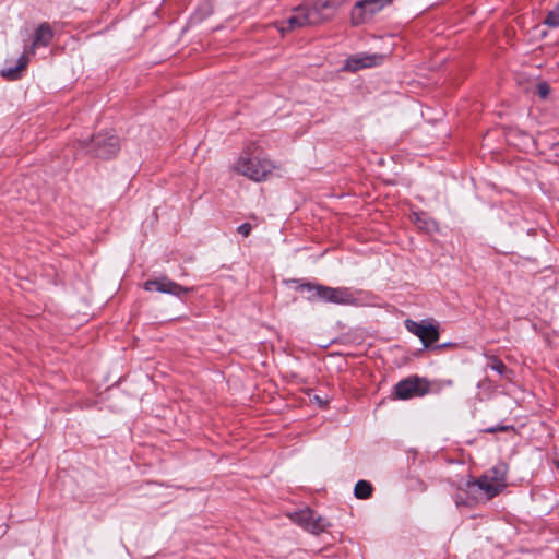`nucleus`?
I'll use <instances>...</instances> for the list:
<instances>
[{
    "label": "nucleus",
    "mask_w": 559,
    "mask_h": 559,
    "mask_svg": "<svg viewBox=\"0 0 559 559\" xmlns=\"http://www.w3.org/2000/svg\"><path fill=\"white\" fill-rule=\"evenodd\" d=\"M488 367L501 376H507V373L509 372L506 365L500 359L497 358H492L491 362L488 364Z\"/></svg>",
    "instance_id": "16"
},
{
    "label": "nucleus",
    "mask_w": 559,
    "mask_h": 559,
    "mask_svg": "<svg viewBox=\"0 0 559 559\" xmlns=\"http://www.w3.org/2000/svg\"><path fill=\"white\" fill-rule=\"evenodd\" d=\"M414 222L419 228L428 233L437 229V223L433 219L421 217L420 214H414Z\"/></svg>",
    "instance_id": "14"
},
{
    "label": "nucleus",
    "mask_w": 559,
    "mask_h": 559,
    "mask_svg": "<svg viewBox=\"0 0 559 559\" xmlns=\"http://www.w3.org/2000/svg\"><path fill=\"white\" fill-rule=\"evenodd\" d=\"M549 86L546 82H540L537 84V94L540 98L545 99L549 95Z\"/></svg>",
    "instance_id": "17"
},
{
    "label": "nucleus",
    "mask_w": 559,
    "mask_h": 559,
    "mask_svg": "<svg viewBox=\"0 0 559 559\" xmlns=\"http://www.w3.org/2000/svg\"><path fill=\"white\" fill-rule=\"evenodd\" d=\"M275 168L273 162L264 157L254 144L248 145L233 165L236 174L255 182L266 180Z\"/></svg>",
    "instance_id": "3"
},
{
    "label": "nucleus",
    "mask_w": 559,
    "mask_h": 559,
    "mask_svg": "<svg viewBox=\"0 0 559 559\" xmlns=\"http://www.w3.org/2000/svg\"><path fill=\"white\" fill-rule=\"evenodd\" d=\"M119 148V139L114 134H98L88 144V152L100 158L115 156Z\"/></svg>",
    "instance_id": "9"
},
{
    "label": "nucleus",
    "mask_w": 559,
    "mask_h": 559,
    "mask_svg": "<svg viewBox=\"0 0 559 559\" xmlns=\"http://www.w3.org/2000/svg\"><path fill=\"white\" fill-rule=\"evenodd\" d=\"M429 391L428 382L418 377H409L394 386V394L399 400H408L415 396H423Z\"/></svg>",
    "instance_id": "8"
},
{
    "label": "nucleus",
    "mask_w": 559,
    "mask_h": 559,
    "mask_svg": "<svg viewBox=\"0 0 559 559\" xmlns=\"http://www.w3.org/2000/svg\"><path fill=\"white\" fill-rule=\"evenodd\" d=\"M384 55L360 52L348 57L344 64V70L356 72L361 69L379 66L384 60Z\"/></svg>",
    "instance_id": "11"
},
{
    "label": "nucleus",
    "mask_w": 559,
    "mask_h": 559,
    "mask_svg": "<svg viewBox=\"0 0 559 559\" xmlns=\"http://www.w3.org/2000/svg\"><path fill=\"white\" fill-rule=\"evenodd\" d=\"M251 225L249 223H243L240 226H238L237 230L240 235L243 237H248L251 233Z\"/></svg>",
    "instance_id": "18"
},
{
    "label": "nucleus",
    "mask_w": 559,
    "mask_h": 559,
    "mask_svg": "<svg viewBox=\"0 0 559 559\" xmlns=\"http://www.w3.org/2000/svg\"><path fill=\"white\" fill-rule=\"evenodd\" d=\"M371 493H372V486L370 483H368L367 480L357 481L355 489H354V495L356 498L367 499L371 496Z\"/></svg>",
    "instance_id": "13"
},
{
    "label": "nucleus",
    "mask_w": 559,
    "mask_h": 559,
    "mask_svg": "<svg viewBox=\"0 0 559 559\" xmlns=\"http://www.w3.org/2000/svg\"><path fill=\"white\" fill-rule=\"evenodd\" d=\"M292 520L312 534H319L325 530L328 522L310 509H305L292 515Z\"/></svg>",
    "instance_id": "10"
},
{
    "label": "nucleus",
    "mask_w": 559,
    "mask_h": 559,
    "mask_svg": "<svg viewBox=\"0 0 559 559\" xmlns=\"http://www.w3.org/2000/svg\"><path fill=\"white\" fill-rule=\"evenodd\" d=\"M301 289L309 293V300H321L343 306L355 305L357 301L354 292L348 287H330L321 284L306 283L301 285Z\"/></svg>",
    "instance_id": "4"
},
{
    "label": "nucleus",
    "mask_w": 559,
    "mask_h": 559,
    "mask_svg": "<svg viewBox=\"0 0 559 559\" xmlns=\"http://www.w3.org/2000/svg\"><path fill=\"white\" fill-rule=\"evenodd\" d=\"M393 0H358L350 10V24L359 26L372 20V17L391 4Z\"/></svg>",
    "instance_id": "6"
},
{
    "label": "nucleus",
    "mask_w": 559,
    "mask_h": 559,
    "mask_svg": "<svg viewBox=\"0 0 559 559\" xmlns=\"http://www.w3.org/2000/svg\"><path fill=\"white\" fill-rule=\"evenodd\" d=\"M404 324L407 331L416 335L425 347H429L439 340V328L431 321L421 320L416 322L407 319Z\"/></svg>",
    "instance_id": "7"
},
{
    "label": "nucleus",
    "mask_w": 559,
    "mask_h": 559,
    "mask_svg": "<svg viewBox=\"0 0 559 559\" xmlns=\"http://www.w3.org/2000/svg\"><path fill=\"white\" fill-rule=\"evenodd\" d=\"M334 9L329 0H316L311 5L301 4L293 10L292 15L281 24L280 32H288L305 26L317 25L330 20Z\"/></svg>",
    "instance_id": "2"
},
{
    "label": "nucleus",
    "mask_w": 559,
    "mask_h": 559,
    "mask_svg": "<svg viewBox=\"0 0 559 559\" xmlns=\"http://www.w3.org/2000/svg\"><path fill=\"white\" fill-rule=\"evenodd\" d=\"M544 23L549 27H559V4L548 12Z\"/></svg>",
    "instance_id": "15"
},
{
    "label": "nucleus",
    "mask_w": 559,
    "mask_h": 559,
    "mask_svg": "<svg viewBox=\"0 0 559 559\" xmlns=\"http://www.w3.org/2000/svg\"><path fill=\"white\" fill-rule=\"evenodd\" d=\"M144 288L148 292L156 290L175 296H181L182 294H187L189 292V288L182 287L181 285L168 278L147 281L144 284Z\"/></svg>",
    "instance_id": "12"
},
{
    "label": "nucleus",
    "mask_w": 559,
    "mask_h": 559,
    "mask_svg": "<svg viewBox=\"0 0 559 559\" xmlns=\"http://www.w3.org/2000/svg\"><path fill=\"white\" fill-rule=\"evenodd\" d=\"M53 37V32L48 23H41L35 31L34 39L28 52H24L17 60L14 68H7L1 71V75L10 80H15L22 70L26 68L29 62V55L35 53L37 47H46L49 45Z\"/></svg>",
    "instance_id": "5"
},
{
    "label": "nucleus",
    "mask_w": 559,
    "mask_h": 559,
    "mask_svg": "<svg viewBox=\"0 0 559 559\" xmlns=\"http://www.w3.org/2000/svg\"><path fill=\"white\" fill-rule=\"evenodd\" d=\"M507 473L508 465L500 462L478 479L469 478L460 487L466 498L461 493L454 496L456 506L485 502L498 496L507 487Z\"/></svg>",
    "instance_id": "1"
},
{
    "label": "nucleus",
    "mask_w": 559,
    "mask_h": 559,
    "mask_svg": "<svg viewBox=\"0 0 559 559\" xmlns=\"http://www.w3.org/2000/svg\"><path fill=\"white\" fill-rule=\"evenodd\" d=\"M557 150H558V151H557V154L559 155V145H558V148H557Z\"/></svg>",
    "instance_id": "19"
}]
</instances>
